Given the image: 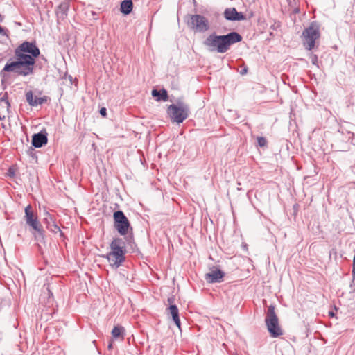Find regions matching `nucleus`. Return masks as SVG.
<instances>
[{
	"mask_svg": "<svg viewBox=\"0 0 355 355\" xmlns=\"http://www.w3.org/2000/svg\"><path fill=\"white\" fill-rule=\"evenodd\" d=\"M39 55L40 50L34 43L24 42L15 50L16 60L7 63L3 71L14 72L19 76H29L33 73L35 58Z\"/></svg>",
	"mask_w": 355,
	"mask_h": 355,
	"instance_id": "f257e3e1",
	"label": "nucleus"
},
{
	"mask_svg": "<svg viewBox=\"0 0 355 355\" xmlns=\"http://www.w3.org/2000/svg\"><path fill=\"white\" fill-rule=\"evenodd\" d=\"M241 40L242 37L236 32H231L225 35H217L213 33L203 41V45L211 52L224 53L229 50L231 45Z\"/></svg>",
	"mask_w": 355,
	"mask_h": 355,
	"instance_id": "f03ea898",
	"label": "nucleus"
},
{
	"mask_svg": "<svg viewBox=\"0 0 355 355\" xmlns=\"http://www.w3.org/2000/svg\"><path fill=\"white\" fill-rule=\"evenodd\" d=\"M111 251L105 256L112 267L118 268L125 260V250L120 239H114L110 243Z\"/></svg>",
	"mask_w": 355,
	"mask_h": 355,
	"instance_id": "7ed1b4c3",
	"label": "nucleus"
},
{
	"mask_svg": "<svg viewBox=\"0 0 355 355\" xmlns=\"http://www.w3.org/2000/svg\"><path fill=\"white\" fill-rule=\"evenodd\" d=\"M320 37L319 26L313 22L305 28L302 35V41L304 48L309 51L313 49Z\"/></svg>",
	"mask_w": 355,
	"mask_h": 355,
	"instance_id": "20e7f679",
	"label": "nucleus"
},
{
	"mask_svg": "<svg viewBox=\"0 0 355 355\" xmlns=\"http://www.w3.org/2000/svg\"><path fill=\"white\" fill-rule=\"evenodd\" d=\"M265 322L270 335L277 338L283 334L282 329L279 324V320L275 311V306L270 305L268 309Z\"/></svg>",
	"mask_w": 355,
	"mask_h": 355,
	"instance_id": "39448f33",
	"label": "nucleus"
},
{
	"mask_svg": "<svg viewBox=\"0 0 355 355\" xmlns=\"http://www.w3.org/2000/svg\"><path fill=\"white\" fill-rule=\"evenodd\" d=\"M189 105L183 102H178L168 107V114L171 119L175 123H182L189 116Z\"/></svg>",
	"mask_w": 355,
	"mask_h": 355,
	"instance_id": "423d86ee",
	"label": "nucleus"
},
{
	"mask_svg": "<svg viewBox=\"0 0 355 355\" xmlns=\"http://www.w3.org/2000/svg\"><path fill=\"white\" fill-rule=\"evenodd\" d=\"M187 25L190 29L195 32L205 33L209 29L208 19L201 15H193L189 16Z\"/></svg>",
	"mask_w": 355,
	"mask_h": 355,
	"instance_id": "0eeeda50",
	"label": "nucleus"
},
{
	"mask_svg": "<svg viewBox=\"0 0 355 355\" xmlns=\"http://www.w3.org/2000/svg\"><path fill=\"white\" fill-rule=\"evenodd\" d=\"M115 227L121 235L127 234L130 223L123 211H117L114 213Z\"/></svg>",
	"mask_w": 355,
	"mask_h": 355,
	"instance_id": "6e6552de",
	"label": "nucleus"
},
{
	"mask_svg": "<svg viewBox=\"0 0 355 355\" xmlns=\"http://www.w3.org/2000/svg\"><path fill=\"white\" fill-rule=\"evenodd\" d=\"M25 218L27 225L37 231L39 234H42L41 226L37 219V217L35 216L31 205H28L25 208Z\"/></svg>",
	"mask_w": 355,
	"mask_h": 355,
	"instance_id": "1a4fd4ad",
	"label": "nucleus"
},
{
	"mask_svg": "<svg viewBox=\"0 0 355 355\" xmlns=\"http://www.w3.org/2000/svg\"><path fill=\"white\" fill-rule=\"evenodd\" d=\"M224 16L226 19L231 21H241L245 19L241 12H238L234 8L225 9Z\"/></svg>",
	"mask_w": 355,
	"mask_h": 355,
	"instance_id": "9d476101",
	"label": "nucleus"
},
{
	"mask_svg": "<svg viewBox=\"0 0 355 355\" xmlns=\"http://www.w3.org/2000/svg\"><path fill=\"white\" fill-rule=\"evenodd\" d=\"M224 276V273L220 270H213L205 275V279L209 283L219 282Z\"/></svg>",
	"mask_w": 355,
	"mask_h": 355,
	"instance_id": "9b49d317",
	"label": "nucleus"
},
{
	"mask_svg": "<svg viewBox=\"0 0 355 355\" xmlns=\"http://www.w3.org/2000/svg\"><path fill=\"white\" fill-rule=\"evenodd\" d=\"M47 143V137L44 134L37 133L33 136L32 144L35 148H40Z\"/></svg>",
	"mask_w": 355,
	"mask_h": 355,
	"instance_id": "f8f14e48",
	"label": "nucleus"
},
{
	"mask_svg": "<svg viewBox=\"0 0 355 355\" xmlns=\"http://www.w3.org/2000/svg\"><path fill=\"white\" fill-rule=\"evenodd\" d=\"M168 314L172 317L176 326L180 329V320L179 318V311L176 305L171 304L167 309Z\"/></svg>",
	"mask_w": 355,
	"mask_h": 355,
	"instance_id": "ddd939ff",
	"label": "nucleus"
},
{
	"mask_svg": "<svg viewBox=\"0 0 355 355\" xmlns=\"http://www.w3.org/2000/svg\"><path fill=\"white\" fill-rule=\"evenodd\" d=\"M26 98L29 105L31 106H37L38 105L42 104L44 102V99L42 98L33 96V93L31 92H28L26 93Z\"/></svg>",
	"mask_w": 355,
	"mask_h": 355,
	"instance_id": "4468645a",
	"label": "nucleus"
},
{
	"mask_svg": "<svg viewBox=\"0 0 355 355\" xmlns=\"http://www.w3.org/2000/svg\"><path fill=\"white\" fill-rule=\"evenodd\" d=\"M132 10V2L130 0H124L121 3V11L125 15H128Z\"/></svg>",
	"mask_w": 355,
	"mask_h": 355,
	"instance_id": "2eb2a0df",
	"label": "nucleus"
},
{
	"mask_svg": "<svg viewBox=\"0 0 355 355\" xmlns=\"http://www.w3.org/2000/svg\"><path fill=\"white\" fill-rule=\"evenodd\" d=\"M152 96L154 97H157V101L162 100L164 101H166L168 99L167 92L164 89L159 91L157 89H153L152 91Z\"/></svg>",
	"mask_w": 355,
	"mask_h": 355,
	"instance_id": "dca6fc26",
	"label": "nucleus"
},
{
	"mask_svg": "<svg viewBox=\"0 0 355 355\" xmlns=\"http://www.w3.org/2000/svg\"><path fill=\"white\" fill-rule=\"evenodd\" d=\"M124 331H125V329L123 327L115 326L112 331V337L114 339H117L119 338H121V339H123Z\"/></svg>",
	"mask_w": 355,
	"mask_h": 355,
	"instance_id": "f3484780",
	"label": "nucleus"
},
{
	"mask_svg": "<svg viewBox=\"0 0 355 355\" xmlns=\"http://www.w3.org/2000/svg\"><path fill=\"white\" fill-rule=\"evenodd\" d=\"M47 228L54 233L60 232V227L54 222H52L51 224H49Z\"/></svg>",
	"mask_w": 355,
	"mask_h": 355,
	"instance_id": "a211bd4d",
	"label": "nucleus"
},
{
	"mask_svg": "<svg viewBox=\"0 0 355 355\" xmlns=\"http://www.w3.org/2000/svg\"><path fill=\"white\" fill-rule=\"evenodd\" d=\"M257 143L259 146L264 147L266 146L267 141H266V138H264L263 137H259L257 138Z\"/></svg>",
	"mask_w": 355,
	"mask_h": 355,
	"instance_id": "6ab92c4d",
	"label": "nucleus"
},
{
	"mask_svg": "<svg viewBox=\"0 0 355 355\" xmlns=\"http://www.w3.org/2000/svg\"><path fill=\"white\" fill-rule=\"evenodd\" d=\"M45 215H46V216L44 218V220H45V223H46V226H47L49 224H51V223L53 221V218L48 212H46L45 214Z\"/></svg>",
	"mask_w": 355,
	"mask_h": 355,
	"instance_id": "aec40b11",
	"label": "nucleus"
},
{
	"mask_svg": "<svg viewBox=\"0 0 355 355\" xmlns=\"http://www.w3.org/2000/svg\"><path fill=\"white\" fill-rule=\"evenodd\" d=\"M311 62L313 64H316L318 62V57L315 55H311Z\"/></svg>",
	"mask_w": 355,
	"mask_h": 355,
	"instance_id": "412c9836",
	"label": "nucleus"
},
{
	"mask_svg": "<svg viewBox=\"0 0 355 355\" xmlns=\"http://www.w3.org/2000/svg\"><path fill=\"white\" fill-rule=\"evenodd\" d=\"M352 275H353L354 279H355V256L354 257V259H353Z\"/></svg>",
	"mask_w": 355,
	"mask_h": 355,
	"instance_id": "4be33fe9",
	"label": "nucleus"
},
{
	"mask_svg": "<svg viewBox=\"0 0 355 355\" xmlns=\"http://www.w3.org/2000/svg\"><path fill=\"white\" fill-rule=\"evenodd\" d=\"M100 114H101L103 116H106V108H105V107H102V108L100 110Z\"/></svg>",
	"mask_w": 355,
	"mask_h": 355,
	"instance_id": "5701e85b",
	"label": "nucleus"
},
{
	"mask_svg": "<svg viewBox=\"0 0 355 355\" xmlns=\"http://www.w3.org/2000/svg\"><path fill=\"white\" fill-rule=\"evenodd\" d=\"M174 300H174V297H168L167 301H168V304H170V306H171V304H173V303H174Z\"/></svg>",
	"mask_w": 355,
	"mask_h": 355,
	"instance_id": "b1692460",
	"label": "nucleus"
},
{
	"mask_svg": "<svg viewBox=\"0 0 355 355\" xmlns=\"http://www.w3.org/2000/svg\"><path fill=\"white\" fill-rule=\"evenodd\" d=\"M247 73V69H244L241 71V75H244Z\"/></svg>",
	"mask_w": 355,
	"mask_h": 355,
	"instance_id": "393cba45",
	"label": "nucleus"
},
{
	"mask_svg": "<svg viewBox=\"0 0 355 355\" xmlns=\"http://www.w3.org/2000/svg\"><path fill=\"white\" fill-rule=\"evenodd\" d=\"M1 100L5 101L6 104L7 105V106L10 105L9 102L6 99H5L4 98H2Z\"/></svg>",
	"mask_w": 355,
	"mask_h": 355,
	"instance_id": "a878e982",
	"label": "nucleus"
},
{
	"mask_svg": "<svg viewBox=\"0 0 355 355\" xmlns=\"http://www.w3.org/2000/svg\"><path fill=\"white\" fill-rule=\"evenodd\" d=\"M329 315L331 317H333V316L334 315V313H333V312H331V311H330V312L329 313Z\"/></svg>",
	"mask_w": 355,
	"mask_h": 355,
	"instance_id": "bb28decb",
	"label": "nucleus"
},
{
	"mask_svg": "<svg viewBox=\"0 0 355 355\" xmlns=\"http://www.w3.org/2000/svg\"><path fill=\"white\" fill-rule=\"evenodd\" d=\"M112 343H110L109 344V345H108V348L110 349H112Z\"/></svg>",
	"mask_w": 355,
	"mask_h": 355,
	"instance_id": "cd10ccee",
	"label": "nucleus"
},
{
	"mask_svg": "<svg viewBox=\"0 0 355 355\" xmlns=\"http://www.w3.org/2000/svg\"><path fill=\"white\" fill-rule=\"evenodd\" d=\"M6 118L5 116H1L0 115V120H3Z\"/></svg>",
	"mask_w": 355,
	"mask_h": 355,
	"instance_id": "c85d7f7f",
	"label": "nucleus"
},
{
	"mask_svg": "<svg viewBox=\"0 0 355 355\" xmlns=\"http://www.w3.org/2000/svg\"><path fill=\"white\" fill-rule=\"evenodd\" d=\"M3 31L2 28L0 26V33Z\"/></svg>",
	"mask_w": 355,
	"mask_h": 355,
	"instance_id": "c756f323",
	"label": "nucleus"
}]
</instances>
